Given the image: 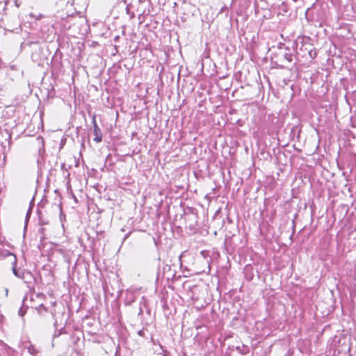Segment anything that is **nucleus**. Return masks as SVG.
<instances>
[{"instance_id": "2", "label": "nucleus", "mask_w": 356, "mask_h": 356, "mask_svg": "<svg viewBox=\"0 0 356 356\" xmlns=\"http://www.w3.org/2000/svg\"><path fill=\"white\" fill-rule=\"evenodd\" d=\"M283 44H280L279 47V56H280V62L281 64L277 63L281 68L284 67V64L291 63L293 61L295 57L291 52V50L288 47L282 48Z\"/></svg>"}, {"instance_id": "12", "label": "nucleus", "mask_w": 356, "mask_h": 356, "mask_svg": "<svg viewBox=\"0 0 356 356\" xmlns=\"http://www.w3.org/2000/svg\"><path fill=\"white\" fill-rule=\"evenodd\" d=\"M120 37L119 35H116L115 38H114V41L115 42H118L120 40Z\"/></svg>"}, {"instance_id": "11", "label": "nucleus", "mask_w": 356, "mask_h": 356, "mask_svg": "<svg viewBox=\"0 0 356 356\" xmlns=\"http://www.w3.org/2000/svg\"><path fill=\"white\" fill-rule=\"evenodd\" d=\"M29 351L33 354V353L35 352V348L33 346H31L29 348Z\"/></svg>"}, {"instance_id": "1", "label": "nucleus", "mask_w": 356, "mask_h": 356, "mask_svg": "<svg viewBox=\"0 0 356 356\" xmlns=\"http://www.w3.org/2000/svg\"><path fill=\"white\" fill-rule=\"evenodd\" d=\"M308 38H303L301 41V46L300 47V51H301V56L306 57L307 55L311 59H314L317 56V51L313 47V45L308 42Z\"/></svg>"}, {"instance_id": "13", "label": "nucleus", "mask_w": 356, "mask_h": 356, "mask_svg": "<svg viewBox=\"0 0 356 356\" xmlns=\"http://www.w3.org/2000/svg\"><path fill=\"white\" fill-rule=\"evenodd\" d=\"M294 2H298L300 0H293Z\"/></svg>"}, {"instance_id": "9", "label": "nucleus", "mask_w": 356, "mask_h": 356, "mask_svg": "<svg viewBox=\"0 0 356 356\" xmlns=\"http://www.w3.org/2000/svg\"><path fill=\"white\" fill-rule=\"evenodd\" d=\"M225 13V15L227 16L228 15V8L227 6H224L221 8L218 15L222 14Z\"/></svg>"}, {"instance_id": "16", "label": "nucleus", "mask_w": 356, "mask_h": 356, "mask_svg": "<svg viewBox=\"0 0 356 356\" xmlns=\"http://www.w3.org/2000/svg\"><path fill=\"white\" fill-rule=\"evenodd\" d=\"M11 256H12L13 257L15 258V255H14L13 254H11Z\"/></svg>"}, {"instance_id": "5", "label": "nucleus", "mask_w": 356, "mask_h": 356, "mask_svg": "<svg viewBox=\"0 0 356 356\" xmlns=\"http://www.w3.org/2000/svg\"><path fill=\"white\" fill-rule=\"evenodd\" d=\"M66 18L69 22L72 24V26H74L76 24H81L86 23V19L83 16L79 15L78 14L67 15Z\"/></svg>"}, {"instance_id": "10", "label": "nucleus", "mask_w": 356, "mask_h": 356, "mask_svg": "<svg viewBox=\"0 0 356 356\" xmlns=\"http://www.w3.org/2000/svg\"><path fill=\"white\" fill-rule=\"evenodd\" d=\"M280 9L284 13H287L288 11L286 5L284 3H282V6H280Z\"/></svg>"}, {"instance_id": "8", "label": "nucleus", "mask_w": 356, "mask_h": 356, "mask_svg": "<svg viewBox=\"0 0 356 356\" xmlns=\"http://www.w3.org/2000/svg\"><path fill=\"white\" fill-rule=\"evenodd\" d=\"M8 26L12 30L17 29V26H19V22L18 18L17 17H15L14 21L12 23H10V24H8Z\"/></svg>"}, {"instance_id": "4", "label": "nucleus", "mask_w": 356, "mask_h": 356, "mask_svg": "<svg viewBox=\"0 0 356 356\" xmlns=\"http://www.w3.org/2000/svg\"><path fill=\"white\" fill-rule=\"evenodd\" d=\"M42 92L45 95V98H44V103L47 104L51 103V99H53L56 95L54 86L52 84H49L47 88H43Z\"/></svg>"}, {"instance_id": "14", "label": "nucleus", "mask_w": 356, "mask_h": 356, "mask_svg": "<svg viewBox=\"0 0 356 356\" xmlns=\"http://www.w3.org/2000/svg\"><path fill=\"white\" fill-rule=\"evenodd\" d=\"M11 256H12L13 257L15 258V255H14L13 254H11Z\"/></svg>"}, {"instance_id": "15", "label": "nucleus", "mask_w": 356, "mask_h": 356, "mask_svg": "<svg viewBox=\"0 0 356 356\" xmlns=\"http://www.w3.org/2000/svg\"><path fill=\"white\" fill-rule=\"evenodd\" d=\"M11 256H12L13 257L15 258V255H14L13 254H11Z\"/></svg>"}, {"instance_id": "6", "label": "nucleus", "mask_w": 356, "mask_h": 356, "mask_svg": "<svg viewBox=\"0 0 356 356\" xmlns=\"http://www.w3.org/2000/svg\"><path fill=\"white\" fill-rule=\"evenodd\" d=\"M93 134H94V141H95L97 143H100L102 140V134L101 129L97 126V123L94 122V130H93Z\"/></svg>"}, {"instance_id": "3", "label": "nucleus", "mask_w": 356, "mask_h": 356, "mask_svg": "<svg viewBox=\"0 0 356 356\" xmlns=\"http://www.w3.org/2000/svg\"><path fill=\"white\" fill-rule=\"evenodd\" d=\"M181 8L183 10V15L181 17L183 22L186 21L190 15H193L195 6L192 3L184 2Z\"/></svg>"}, {"instance_id": "7", "label": "nucleus", "mask_w": 356, "mask_h": 356, "mask_svg": "<svg viewBox=\"0 0 356 356\" xmlns=\"http://www.w3.org/2000/svg\"><path fill=\"white\" fill-rule=\"evenodd\" d=\"M61 26L63 30H69L72 27V24L69 22L67 18H63L61 19Z\"/></svg>"}]
</instances>
